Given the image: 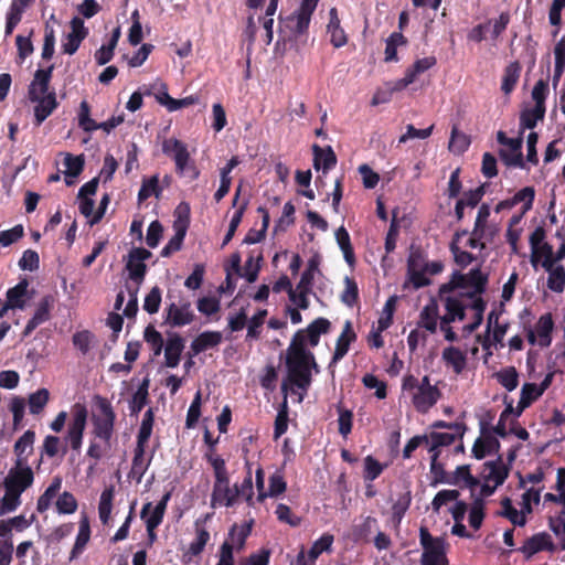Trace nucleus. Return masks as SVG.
<instances>
[{"mask_svg":"<svg viewBox=\"0 0 565 565\" xmlns=\"http://www.w3.org/2000/svg\"><path fill=\"white\" fill-rule=\"evenodd\" d=\"M487 276L478 268L470 270L468 274L454 275L450 281L449 295L445 297L446 312L440 318V330L445 334V339L452 342L457 340V334L449 324L456 320H462L468 315L471 316L472 322L463 327L468 333L481 323L484 310V302L481 294L484 290Z\"/></svg>","mask_w":565,"mask_h":565,"instance_id":"nucleus-1","label":"nucleus"},{"mask_svg":"<svg viewBox=\"0 0 565 565\" xmlns=\"http://www.w3.org/2000/svg\"><path fill=\"white\" fill-rule=\"evenodd\" d=\"M402 397L411 402L418 413H427L441 398V391L428 375L417 379L408 374L402 380Z\"/></svg>","mask_w":565,"mask_h":565,"instance_id":"nucleus-2","label":"nucleus"},{"mask_svg":"<svg viewBox=\"0 0 565 565\" xmlns=\"http://www.w3.org/2000/svg\"><path fill=\"white\" fill-rule=\"evenodd\" d=\"M311 364L313 355L307 349H298L297 345H290L287 354L288 382L282 384V391L287 392L288 385L297 387L298 402H302L305 394L311 383ZM291 391L295 392L294 387Z\"/></svg>","mask_w":565,"mask_h":565,"instance_id":"nucleus-3","label":"nucleus"},{"mask_svg":"<svg viewBox=\"0 0 565 565\" xmlns=\"http://www.w3.org/2000/svg\"><path fill=\"white\" fill-rule=\"evenodd\" d=\"M206 459L213 468L214 484L211 494L212 508H232L239 499L237 484H231L224 459L214 451L206 454Z\"/></svg>","mask_w":565,"mask_h":565,"instance_id":"nucleus-4","label":"nucleus"},{"mask_svg":"<svg viewBox=\"0 0 565 565\" xmlns=\"http://www.w3.org/2000/svg\"><path fill=\"white\" fill-rule=\"evenodd\" d=\"M53 65L46 70H38L29 86V98L35 103L34 116L38 125H41L57 107L56 94L49 89Z\"/></svg>","mask_w":565,"mask_h":565,"instance_id":"nucleus-5","label":"nucleus"},{"mask_svg":"<svg viewBox=\"0 0 565 565\" xmlns=\"http://www.w3.org/2000/svg\"><path fill=\"white\" fill-rule=\"evenodd\" d=\"M162 151L173 158L177 172L180 175H188L191 180H195L199 177V170L191 160V154L185 143L174 138L166 139L162 143Z\"/></svg>","mask_w":565,"mask_h":565,"instance_id":"nucleus-6","label":"nucleus"},{"mask_svg":"<svg viewBox=\"0 0 565 565\" xmlns=\"http://www.w3.org/2000/svg\"><path fill=\"white\" fill-rule=\"evenodd\" d=\"M535 196V191L532 186H525L518 191L511 199L501 201L495 206V212L501 213L509 211L520 205L519 210L512 215L509 222L511 227H520L523 215L531 210Z\"/></svg>","mask_w":565,"mask_h":565,"instance_id":"nucleus-7","label":"nucleus"},{"mask_svg":"<svg viewBox=\"0 0 565 565\" xmlns=\"http://www.w3.org/2000/svg\"><path fill=\"white\" fill-rule=\"evenodd\" d=\"M87 418L88 411L85 405L76 403L72 406L71 420L67 426L65 441L75 451H78L82 447Z\"/></svg>","mask_w":565,"mask_h":565,"instance_id":"nucleus-8","label":"nucleus"},{"mask_svg":"<svg viewBox=\"0 0 565 565\" xmlns=\"http://www.w3.org/2000/svg\"><path fill=\"white\" fill-rule=\"evenodd\" d=\"M508 475L509 469L502 460L486 462L482 471L483 483L480 488V497L491 495L505 481Z\"/></svg>","mask_w":565,"mask_h":565,"instance_id":"nucleus-9","label":"nucleus"},{"mask_svg":"<svg viewBox=\"0 0 565 565\" xmlns=\"http://www.w3.org/2000/svg\"><path fill=\"white\" fill-rule=\"evenodd\" d=\"M498 142L502 146L500 149V158L503 163L511 168L527 169L526 162L522 156V139L508 138L504 132L499 131L497 135Z\"/></svg>","mask_w":565,"mask_h":565,"instance_id":"nucleus-10","label":"nucleus"},{"mask_svg":"<svg viewBox=\"0 0 565 565\" xmlns=\"http://www.w3.org/2000/svg\"><path fill=\"white\" fill-rule=\"evenodd\" d=\"M420 544L424 548L423 565H447L443 540L433 537L427 529L422 527Z\"/></svg>","mask_w":565,"mask_h":565,"instance_id":"nucleus-11","label":"nucleus"},{"mask_svg":"<svg viewBox=\"0 0 565 565\" xmlns=\"http://www.w3.org/2000/svg\"><path fill=\"white\" fill-rule=\"evenodd\" d=\"M34 481V473L28 462H15L8 471L4 478V489H10L19 493H23Z\"/></svg>","mask_w":565,"mask_h":565,"instance_id":"nucleus-12","label":"nucleus"},{"mask_svg":"<svg viewBox=\"0 0 565 565\" xmlns=\"http://www.w3.org/2000/svg\"><path fill=\"white\" fill-rule=\"evenodd\" d=\"M115 423V413L110 404L106 401H102L98 405V414L93 416L94 435L96 438L109 443Z\"/></svg>","mask_w":565,"mask_h":565,"instance_id":"nucleus-13","label":"nucleus"},{"mask_svg":"<svg viewBox=\"0 0 565 565\" xmlns=\"http://www.w3.org/2000/svg\"><path fill=\"white\" fill-rule=\"evenodd\" d=\"M318 1L319 0H302L299 9L287 19L285 26L289 29L292 35L297 36L307 31Z\"/></svg>","mask_w":565,"mask_h":565,"instance_id":"nucleus-14","label":"nucleus"},{"mask_svg":"<svg viewBox=\"0 0 565 565\" xmlns=\"http://www.w3.org/2000/svg\"><path fill=\"white\" fill-rule=\"evenodd\" d=\"M449 429L451 433H438L434 431L430 433L428 436H426L425 445L427 446V449L429 452H431V465L434 466L437 458L438 452L436 449L438 447L443 446H449L451 445L457 437H461L463 435V427L459 423L451 424L449 426Z\"/></svg>","mask_w":565,"mask_h":565,"instance_id":"nucleus-15","label":"nucleus"},{"mask_svg":"<svg viewBox=\"0 0 565 565\" xmlns=\"http://www.w3.org/2000/svg\"><path fill=\"white\" fill-rule=\"evenodd\" d=\"M330 322L327 319L318 318L305 330L298 331L290 345H297L298 349H306L307 345L316 347L321 333H326Z\"/></svg>","mask_w":565,"mask_h":565,"instance_id":"nucleus-16","label":"nucleus"},{"mask_svg":"<svg viewBox=\"0 0 565 565\" xmlns=\"http://www.w3.org/2000/svg\"><path fill=\"white\" fill-rule=\"evenodd\" d=\"M553 328L554 322L551 315L541 316L534 327L530 328L526 332L529 343L540 348H547L552 342Z\"/></svg>","mask_w":565,"mask_h":565,"instance_id":"nucleus-17","label":"nucleus"},{"mask_svg":"<svg viewBox=\"0 0 565 565\" xmlns=\"http://www.w3.org/2000/svg\"><path fill=\"white\" fill-rule=\"evenodd\" d=\"M542 236L543 233L540 230H536L531 236L532 264L534 266L541 264L544 267L557 263V258H555L553 247L548 243L543 242Z\"/></svg>","mask_w":565,"mask_h":565,"instance_id":"nucleus-18","label":"nucleus"},{"mask_svg":"<svg viewBox=\"0 0 565 565\" xmlns=\"http://www.w3.org/2000/svg\"><path fill=\"white\" fill-rule=\"evenodd\" d=\"M151 256V253L145 248H134L128 255L126 268L130 279L135 280L137 287L142 282L146 274L145 262Z\"/></svg>","mask_w":565,"mask_h":565,"instance_id":"nucleus-19","label":"nucleus"},{"mask_svg":"<svg viewBox=\"0 0 565 565\" xmlns=\"http://www.w3.org/2000/svg\"><path fill=\"white\" fill-rule=\"evenodd\" d=\"M88 31L82 19L75 17L71 20V32H68L62 42V51L65 54L73 55L79 47L82 41L86 38Z\"/></svg>","mask_w":565,"mask_h":565,"instance_id":"nucleus-20","label":"nucleus"},{"mask_svg":"<svg viewBox=\"0 0 565 565\" xmlns=\"http://www.w3.org/2000/svg\"><path fill=\"white\" fill-rule=\"evenodd\" d=\"M508 328L507 322H500L499 318L491 313L488 318V335L482 340L483 349L490 350L492 347L497 348V345L502 348Z\"/></svg>","mask_w":565,"mask_h":565,"instance_id":"nucleus-21","label":"nucleus"},{"mask_svg":"<svg viewBox=\"0 0 565 565\" xmlns=\"http://www.w3.org/2000/svg\"><path fill=\"white\" fill-rule=\"evenodd\" d=\"M177 212L179 213V217L174 222L175 234L173 235V237L170 238L168 244L162 248L161 255L163 257H168L172 253L179 250L181 248L183 238L185 236L188 223H186L185 218H182V213L186 214L188 213V207L186 206H184V207L179 206Z\"/></svg>","mask_w":565,"mask_h":565,"instance_id":"nucleus-22","label":"nucleus"},{"mask_svg":"<svg viewBox=\"0 0 565 565\" xmlns=\"http://www.w3.org/2000/svg\"><path fill=\"white\" fill-rule=\"evenodd\" d=\"M437 482L468 488L472 493L476 491V487L479 486V481L470 473L469 466L466 465L457 467L454 472L443 480H437L435 483Z\"/></svg>","mask_w":565,"mask_h":565,"instance_id":"nucleus-23","label":"nucleus"},{"mask_svg":"<svg viewBox=\"0 0 565 565\" xmlns=\"http://www.w3.org/2000/svg\"><path fill=\"white\" fill-rule=\"evenodd\" d=\"M422 265V256L412 254L408 258V281L414 288H420L430 284L429 276Z\"/></svg>","mask_w":565,"mask_h":565,"instance_id":"nucleus-24","label":"nucleus"},{"mask_svg":"<svg viewBox=\"0 0 565 565\" xmlns=\"http://www.w3.org/2000/svg\"><path fill=\"white\" fill-rule=\"evenodd\" d=\"M169 498L170 494L167 493L156 505L151 503L143 505L141 518L146 522V527H157L162 522Z\"/></svg>","mask_w":565,"mask_h":565,"instance_id":"nucleus-25","label":"nucleus"},{"mask_svg":"<svg viewBox=\"0 0 565 565\" xmlns=\"http://www.w3.org/2000/svg\"><path fill=\"white\" fill-rule=\"evenodd\" d=\"M441 360L455 374H461L467 366V355L460 349L449 345L443 350Z\"/></svg>","mask_w":565,"mask_h":565,"instance_id":"nucleus-26","label":"nucleus"},{"mask_svg":"<svg viewBox=\"0 0 565 565\" xmlns=\"http://www.w3.org/2000/svg\"><path fill=\"white\" fill-rule=\"evenodd\" d=\"M183 349L182 338L178 334H170L164 345V365L167 367L178 366Z\"/></svg>","mask_w":565,"mask_h":565,"instance_id":"nucleus-27","label":"nucleus"},{"mask_svg":"<svg viewBox=\"0 0 565 565\" xmlns=\"http://www.w3.org/2000/svg\"><path fill=\"white\" fill-rule=\"evenodd\" d=\"M52 305H53V301L50 297H45L39 302L33 317L29 320V322L26 323V326L24 328L23 337L30 335L31 332L38 326L44 323L45 321H47L50 319V312L52 309Z\"/></svg>","mask_w":565,"mask_h":565,"instance_id":"nucleus-28","label":"nucleus"},{"mask_svg":"<svg viewBox=\"0 0 565 565\" xmlns=\"http://www.w3.org/2000/svg\"><path fill=\"white\" fill-rule=\"evenodd\" d=\"M193 311L189 302L184 303H171L168 309V321L172 326L181 327L189 324L193 320Z\"/></svg>","mask_w":565,"mask_h":565,"instance_id":"nucleus-29","label":"nucleus"},{"mask_svg":"<svg viewBox=\"0 0 565 565\" xmlns=\"http://www.w3.org/2000/svg\"><path fill=\"white\" fill-rule=\"evenodd\" d=\"M553 547L554 544L547 533H537L525 541L522 551L527 557H531L541 551H552Z\"/></svg>","mask_w":565,"mask_h":565,"instance_id":"nucleus-30","label":"nucleus"},{"mask_svg":"<svg viewBox=\"0 0 565 565\" xmlns=\"http://www.w3.org/2000/svg\"><path fill=\"white\" fill-rule=\"evenodd\" d=\"M327 31L334 47H341L347 44L348 39L344 30L340 25V19L335 8H332L329 11V23L327 25Z\"/></svg>","mask_w":565,"mask_h":565,"instance_id":"nucleus-31","label":"nucleus"},{"mask_svg":"<svg viewBox=\"0 0 565 565\" xmlns=\"http://www.w3.org/2000/svg\"><path fill=\"white\" fill-rule=\"evenodd\" d=\"M438 326V306L436 302L430 301L427 303L419 313L417 327L425 329L430 333H435Z\"/></svg>","mask_w":565,"mask_h":565,"instance_id":"nucleus-32","label":"nucleus"},{"mask_svg":"<svg viewBox=\"0 0 565 565\" xmlns=\"http://www.w3.org/2000/svg\"><path fill=\"white\" fill-rule=\"evenodd\" d=\"M28 281L23 279L7 291L6 301L9 307L19 310H23L25 308L28 300Z\"/></svg>","mask_w":565,"mask_h":565,"instance_id":"nucleus-33","label":"nucleus"},{"mask_svg":"<svg viewBox=\"0 0 565 565\" xmlns=\"http://www.w3.org/2000/svg\"><path fill=\"white\" fill-rule=\"evenodd\" d=\"M499 448L498 439L490 433H482L475 441L472 452L477 459H482L487 455L495 452Z\"/></svg>","mask_w":565,"mask_h":565,"instance_id":"nucleus-34","label":"nucleus"},{"mask_svg":"<svg viewBox=\"0 0 565 565\" xmlns=\"http://www.w3.org/2000/svg\"><path fill=\"white\" fill-rule=\"evenodd\" d=\"M63 479L61 476H55L50 486L45 489L42 495L38 499L36 510L40 513H44L52 505L53 500L62 488Z\"/></svg>","mask_w":565,"mask_h":565,"instance_id":"nucleus-35","label":"nucleus"},{"mask_svg":"<svg viewBox=\"0 0 565 565\" xmlns=\"http://www.w3.org/2000/svg\"><path fill=\"white\" fill-rule=\"evenodd\" d=\"M547 274V287L555 291L562 292L565 287V268L559 263L550 264L543 267Z\"/></svg>","mask_w":565,"mask_h":565,"instance_id":"nucleus-36","label":"nucleus"},{"mask_svg":"<svg viewBox=\"0 0 565 565\" xmlns=\"http://www.w3.org/2000/svg\"><path fill=\"white\" fill-rule=\"evenodd\" d=\"M249 533L250 526L247 524L233 525L228 539L223 544H227L230 546L231 554H233L234 551H241L244 547Z\"/></svg>","mask_w":565,"mask_h":565,"instance_id":"nucleus-37","label":"nucleus"},{"mask_svg":"<svg viewBox=\"0 0 565 565\" xmlns=\"http://www.w3.org/2000/svg\"><path fill=\"white\" fill-rule=\"evenodd\" d=\"M355 339V333L352 330V326L350 321H347L343 328L342 333L340 334L335 351L332 358L331 364L337 363L339 360H341L348 352L350 343Z\"/></svg>","mask_w":565,"mask_h":565,"instance_id":"nucleus-38","label":"nucleus"},{"mask_svg":"<svg viewBox=\"0 0 565 565\" xmlns=\"http://www.w3.org/2000/svg\"><path fill=\"white\" fill-rule=\"evenodd\" d=\"M35 434L32 430H26L15 443L14 452L17 456L15 462H28L29 455L32 454Z\"/></svg>","mask_w":565,"mask_h":565,"instance_id":"nucleus-39","label":"nucleus"},{"mask_svg":"<svg viewBox=\"0 0 565 565\" xmlns=\"http://www.w3.org/2000/svg\"><path fill=\"white\" fill-rule=\"evenodd\" d=\"M500 514L507 518L512 524L523 526L526 523V516L529 515L522 508L518 510L510 498H504L501 502Z\"/></svg>","mask_w":565,"mask_h":565,"instance_id":"nucleus-40","label":"nucleus"},{"mask_svg":"<svg viewBox=\"0 0 565 565\" xmlns=\"http://www.w3.org/2000/svg\"><path fill=\"white\" fill-rule=\"evenodd\" d=\"M313 167L316 170L322 169L326 172L337 162L335 154L330 147L322 149L319 146H313Z\"/></svg>","mask_w":565,"mask_h":565,"instance_id":"nucleus-41","label":"nucleus"},{"mask_svg":"<svg viewBox=\"0 0 565 565\" xmlns=\"http://www.w3.org/2000/svg\"><path fill=\"white\" fill-rule=\"evenodd\" d=\"M50 392L47 388H39L31 393L28 397L29 412L32 415H40L43 413L50 401Z\"/></svg>","mask_w":565,"mask_h":565,"instance_id":"nucleus-42","label":"nucleus"},{"mask_svg":"<svg viewBox=\"0 0 565 565\" xmlns=\"http://www.w3.org/2000/svg\"><path fill=\"white\" fill-rule=\"evenodd\" d=\"M542 388L535 383H525L521 388V397L518 403V415L542 395Z\"/></svg>","mask_w":565,"mask_h":565,"instance_id":"nucleus-43","label":"nucleus"},{"mask_svg":"<svg viewBox=\"0 0 565 565\" xmlns=\"http://www.w3.org/2000/svg\"><path fill=\"white\" fill-rule=\"evenodd\" d=\"M115 495L114 487L106 488L99 498L98 516L103 524H108L111 515L113 500Z\"/></svg>","mask_w":565,"mask_h":565,"instance_id":"nucleus-44","label":"nucleus"},{"mask_svg":"<svg viewBox=\"0 0 565 565\" xmlns=\"http://www.w3.org/2000/svg\"><path fill=\"white\" fill-rule=\"evenodd\" d=\"M451 252L455 257V260L458 265L466 267L469 264L476 262L481 263L484 260L486 256L483 254H472L466 250L461 245L456 242L451 244Z\"/></svg>","mask_w":565,"mask_h":565,"instance_id":"nucleus-45","label":"nucleus"},{"mask_svg":"<svg viewBox=\"0 0 565 565\" xmlns=\"http://www.w3.org/2000/svg\"><path fill=\"white\" fill-rule=\"evenodd\" d=\"M460 493L456 489H444L436 493L431 501V509L435 513H439L440 509L444 505H447L449 503H455Z\"/></svg>","mask_w":565,"mask_h":565,"instance_id":"nucleus-46","label":"nucleus"},{"mask_svg":"<svg viewBox=\"0 0 565 565\" xmlns=\"http://www.w3.org/2000/svg\"><path fill=\"white\" fill-rule=\"evenodd\" d=\"M285 490H286V482H285L281 473L276 471L269 478L268 490L265 492L258 493L257 500L263 501L267 497H270V498L277 497V495L281 494Z\"/></svg>","mask_w":565,"mask_h":565,"instance_id":"nucleus-47","label":"nucleus"},{"mask_svg":"<svg viewBox=\"0 0 565 565\" xmlns=\"http://www.w3.org/2000/svg\"><path fill=\"white\" fill-rule=\"evenodd\" d=\"M545 107L532 106L525 109L521 115V127L523 129H532L544 118Z\"/></svg>","mask_w":565,"mask_h":565,"instance_id":"nucleus-48","label":"nucleus"},{"mask_svg":"<svg viewBox=\"0 0 565 565\" xmlns=\"http://www.w3.org/2000/svg\"><path fill=\"white\" fill-rule=\"evenodd\" d=\"M498 382L508 391H513L519 385V373L513 366H508L495 373Z\"/></svg>","mask_w":565,"mask_h":565,"instance_id":"nucleus-49","label":"nucleus"},{"mask_svg":"<svg viewBox=\"0 0 565 565\" xmlns=\"http://www.w3.org/2000/svg\"><path fill=\"white\" fill-rule=\"evenodd\" d=\"M335 241L342 250L345 260L352 265L354 262L353 248L350 241L348 231L341 226L335 231Z\"/></svg>","mask_w":565,"mask_h":565,"instance_id":"nucleus-50","label":"nucleus"},{"mask_svg":"<svg viewBox=\"0 0 565 565\" xmlns=\"http://www.w3.org/2000/svg\"><path fill=\"white\" fill-rule=\"evenodd\" d=\"M521 67L518 63H511L507 66L502 78L501 89L504 94H510L516 85L520 77Z\"/></svg>","mask_w":565,"mask_h":565,"instance_id":"nucleus-51","label":"nucleus"},{"mask_svg":"<svg viewBox=\"0 0 565 565\" xmlns=\"http://www.w3.org/2000/svg\"><path fill=\"white\" fill-rule=\"evenodd\" d=\"M454 242L461 245L463 248L478 249L477 254H482V250L486 248L487 244L480 237L475 235V231L471 234L463 232L461 234H457Z\"/></svg>","mask_w":565,"mask_h":565,"instance_id":"nucleus-52","label":"nucleus"},{"mask_svg":"<svg viewBox=\"0 0 565 565\" xmlns=\"http://www.w3.org/2000/svg\"><path fill=\"white\" fill-rule=\"evenodd\" d=\"M90 530L88 520L86 518H83L79 522V530L76 536V542L74 544L71 559L75 558L78 553L83 551L87 542L89 541Z\"/></svg>","mask_w":565,"mask_h":565,"instance_id":"nucleus-53","label":"nucleus"},{"mask_svg":"<svg viewBox=\"0 0 565 565\" xmlns=\"http://www.w3.org/2000/svg\"><path fill=\"white\" fill-rule=\"evenodd\" d=\"M21 504V493L6 489L3 498L0 500V515L8 514L18 509Z\"/></svg>","mask_w":565,"mask_h":565,"instance_id":"nucleus-54","label":"nucleus"},{"mask_svg":"<svg viewBox=\"0 0 565 565\" xmlns=\"http://www.w3.org/2000/svg\"><path fill=\"white\" fill-rule=\"evenodd\" d=\"M55 507L60 514H73L77 509V501L71 492L64 491L56 499Z\"/></svg>","mask_w":565,"mask_h":565,"instance_id":"nucleus-55","label":"nucleus"},{"mask_svg":"<svg viewBox=\"0 0 565 565\" xmlns=\"http://www.w3.org/2000/svg\"><path fill=\"white\" fill-rule=\"evenodd\" d=\"M221 333L218 332H203L193 342L195 351H204L207 348L217 345L221 342Z\"/></svg>","mask_w":565,"mask_h":565,"instance_id":"nucleus-56","label":"nucleus"},{"mask_svg":"<svg viewBox=\"0 0 565 565\" xmlns=\"http://www.w3.org/2000/svg\"><path fill=\"white\" fill-rule=\"evenodd\" d=\"M149 94H152L156 100L169 110L173 98L168 94L167 85L164 83L156 81L151 84Z\"/></svg>","mask_w":565,"mask_h":565,"instance_id":"nucleus-57","label":"nucleus"},{"mask_svg":"<svg viewBox=\"0 0 565 565\" xmlns=\"http://www.w3.org/2000/svg\"><path fill=\"white\" fill-rule=\"evenodd\" d=\"M160 188H159V178L158 175H153L149 179H145L142 181L141 188L138 193L139 201H145L151 195L159 196Z\"/></svg>","mask_w":565,"mask_h":565,"instance_id":"nucleus-58","label":"nucleus"},{"mask_svg":"<svg viewBox=\"0 0 565 565\" xmlns=\"http://www.w3.org/2000/svg\"><path fill=\"white\" fill-rule=\"evenodd\" d=\"M145 340L151 347L154 356L161 354L163 349V339L160 332L149 326L145 330Z\"/></svg>","mask_w":565,"mask_h":565,"instance_id":"nucleus-59","label":"nucleus"},{"mask_svg":"<svg viewBox=\"0 0 565 565\" xmlns=\"http://www.w3.org/2000/svg\"><path fill=\"white\" fill-rule=\"evenodd\" d=\"M79 211L85 217L88 218V222L92 225L97 223L103 217L104 213L102 209L97 212H94V201L89 198H81Z\"/></svg>","mask_w":565,"mask_h":565,"instance_id":"nucleus-60","label":"nucleus"},{"mask_svg":"<svg viewBox=\"0 0 565 565\" xmlns=\"http://www.w3.org/2000/svg\"><path fill=\"white\" fill-rule=\"evenodd\" d=\"M555 70L554 81L557 82L565 68V40L561 39L554 47Z\"/></svg>","mask_w":565,"mask_h":565,"instance_id":"nucleus-61","label":"nucleus"},{"mask_svg":"<svg viewBox=\"0 0 565 565\" xmlns=\"http://www.w3.org/2000/svg\"><path fill=\"white\" fill-rule=\"evenodd\" d=\"M73 344L83 354H86L95 345V337L89 331L76 332L73 335Z\"/></svg>","mask_w":565,"mask_h":565,"instance_id":"nucleus-62","label":"nucleus"},{"mask_svg":"<svg viewBox=\"0 0 565 565\" xmlns=\"http://www.w3.org/2000/svg\"><path fill=\"white\" fill-rule=\"evenodd\" d=\"M333 541V535L329 533L323 534L320 539L313 542L308 554L311 555V558L317 559L321 553L328 552L331 548Z\"/></svg>","mask_w":565,"mask_h":565,"instance_id":"nucleus-63","label":"nucleus"},{"mask_svg":"<svg viewBox=\"0 0 565 565\" xmlns=\"http://www.w3.org/2000/svg\"><path fill=\"white\" fill-rule=\"evenodd\" d=\"M65 174L67 177H77L84 167V160L82 156H72L67 153L64 158Z\"/></svg>","mask_w":565,"mask_h":565,"instance_id":"nucleus-64","label":"nucleus"}]
</instances>
